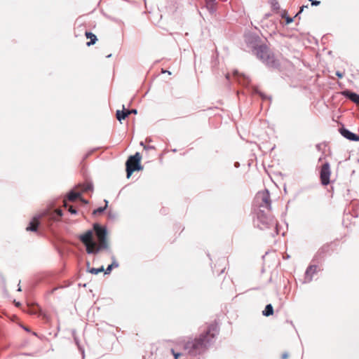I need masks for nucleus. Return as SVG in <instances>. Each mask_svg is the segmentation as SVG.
I'll use <instances>...</instances> for the list:
<instances>
[{
    "mask_svg": "<svg viewBox=\"0 0 359 359\" xmlns=\"http://www.w3.org/2000/svg\"><path fill=\"white\" fill-rule=\"evenodd\" d=\"M219 333L217 325H210L205 334H202L199 338L194 339H183L180 343L183 346L184 351L191 356H196L203 353L207 347L215 340Z\"/></svg>",
    "mask_w": 359,
    "mask_h": 359,
    "instance_id": "f257e3e1",
    "label": "nucleus"
},
{
    "mask_svg": "<svg viewBox=\"0 0 359 359\" xmlns=\"http://www.w3.org/2000/svg\"><path fill=\"white\" fill-rule=\"evenodd\" d=\"M254 206L257 214L255 225L262 230L269 229V192L267 189L257 192L254 199Z\"/></svg>",
    "mask_w": 359,
    "mask_h": 359,
    "instance_id": "f03ea898",
    "label": "nucleus"
},
{
    "mask_svg": "<svg viewBox=\"0 0 359 359\" xmlns=\"http://www.w3.org/2000/svg\"><path fill=\"white\" fill-rule=\"evenodd\" d=\"M245 41L247 45L252 49L257 57L262 61L266 65H269V52L268 47L265 44H259V37L254 34H246L245 35Z\"/></svg>",
    "mask_w": 359,
    "mask_h": 359,
    "instance_id": "7ed1b4c3",
    "label": "nucleus"
},
{
    "mask_svg": "<svg viewBox=\"0 0 359 359\" xmlns=\"http://www.w3.org/2000/svg\"><path fill=\"white\" fill-rule=\"evenodd\" d=\"M141 158L142 156L139 152L135 153V155L130 156L128 158L126 163L127 178H129L134 171L142 169L140 165Z\"/></svg>",
    "mask_w": 359,
    "mask_h": 359,
    "instance_id": "20e7f679",
    "label": "nucleus"
},
{
    "mask_svg": "<svg viewBox=\"0 0 359 359\" xmlns=\"http://www.w3.org/2000/svg\"><path fill=\"white\" fill-rule=\"evenodd\" d=\"M331 170L330 165L328 162H325L322 165L320 170V178L323 185H327L330 182Z\"/></svg>",
    "mask_w": 359,
    "mask_h": 359,
    "instance_id": "39448f33",
    "label": "nucleus"
},
{
    "mask_svg": "<svg viewBox=\"0 0 359 359\" xmlns=\"http://www.w3.org/2000/svg\"><path fill=\"white\" fill-rule=\"evenodd\" d=\"M93 230L95 233V235L97 236V238L99 243H108V241L107 239V229L105 227L102 226L98 224H94Z\"/></svg>",
    "mask_w": 359,
    "mask_h": 359,
    "instance_id": "423d86ee",
    "label": "nucleus"
},
{
    "mask_svg": "<svg viewBox=\"0 0 359 359\" xmlns=\"http://www.w3.org/2000/svg\"><path fill=\"white\" fill-rule=\"evenodd\" d=\"M329 250L330 245L328 244L323 245L313 256L311 262L317 264H320L324 260V257L329 252Z\"/></svg>",
    "mask_w": 359,
    "mask_h": 359,
    "instance_id": "0eeeda50",
    "label": "nucleus"
},
{
    "mask_svg": "<svg viewBox=\"0 0 359 359\" xmlns=\"http://www.w3.org/2000/svg\"><path fill=\"white\" fill-rule=\"evenodd\" d=\"M318 272V264H310L306 269L303 283H309L313 280V275Z\"/></svg>",
    "mask_w": 359,
    "mask_h": 359,
    "instance_id": "6e6552de",
    "label": "nucleus"
},
{
    "mask_svg": "<svg viewBox=\"0 0 359 359\" xmlns=\"http://www.w3.org/2000/svg\"><path fill=\"white\" fill-rule=\"evenodd\" d=\"M79 238L84 244L86 248L87 246H90L92 244L94 245L95 241L93 239V230H88L85 233L80 235Z\"/></svg>",
    "mask_w": 359,
    "mask_h": 359,
    "instance_id": "1a4fd4ad",
    "label": "nucleus"
},
{
    "mask_svg": "<svg viewBox=\"0 0 359 359\" xmlns=\"http://www.w3.org/2000/svg\"><path fill=\"white\" fill-rule=\"evenodd\" d=\"M94 245H91L90 246H87L86 252L88 254H97L102 249H107L109 248V244L105 243H100L97 245L95 242L93 243Z\"/></svg>",
    "mask_w": 359,
    "mask_h": 359,
    "instance_id": "9d476101",
    "label": "nucleus"
},
{
    "mask_svg": "<svg viewBox=\"0 0 359 359\" xmlns=\"http://www.w3.org/2000/svg\"><path fill=\"white\" fill-rule=\"evenodd\" d=\"M339 130L340 134L346 139L355 142L359 141V135L350 131L348 129L344 128V126L340 128Z\"/></svg>",
    "mask_w": 359,
    "mask_h": 359,
    "instance_id": "9b49d317",
    "label": "nucleus"
},
{
    "mask_svg": "<svg viewBox=\"0 0 359 359\" xmlns=\"http://www.w3.org/2000/svg\"><path fill=\"white\" fill-rule=\"evenodd\" d=\"M341 94L347 99L359 106V95L349 90L342 91Z\"/></svg>",
    "mask_w": 359,
    "mask_h": 359,
    "instance_id": "f8f14e48",
    "label": "nucleus"
},
{
    "mask_svg": "<svg viewBox=\"0 0 359 359\" xmlns=\"http://www.w3.org/2000/svg\"><path fill=\"white\" fill-rule=\"evenodd\" d=\"M233 75L238 80V83L243 86H247L250 82V79L248 76L240 74L237 70L233 72Z\"/></svg>",
    "mask_w": 359,
    "mask_h": 359,
    "instance_id": "ddd939ff",
    "label": "nucleus"
},
{
    "mask_svg": "<svg viewBox=\"0 0 359 359\" xmlns=\"http://www.w3.org/2000/svg\"><path fill=\"white\" fill-rule=\"evenodd\" d=\"M39 218L40 216L34 217L33 219L29 222V226L26 228L27 231H36L39 224Z\"/></svg>",
    "mask_w": 359,
    "mask_h": 359,
    "instance_id": "4468645a",
    "label": "nucleus"
},
{
    "mask_svg": "<svg viewBox=\"0 0 359 359\" xmlns=\"http://www.w3.org/2000/svg\"><path fill=\"white\" fill-rule=\"evenodd\" d=\"M282 10L280 8V5L277 0H271V16L272 15L271 12L280 15V11Z\"/></svg>",
    "mask_w": 359,
    "mask_h": 359,
    "instance_id": "2eb2a0df",
    "label": "nucleus"
},
{
    "mask_svg": "<svg viewBox=\"0 0 359 359\" xmlns=\"http://www.w3.org/2000/svg\"><path fill=\"white\" fill-rule=\"evenodd\" d=\"M216 0H205L206 8L210 13H213L215 10Z\"/></svg>",
    "mask_w": 359,
    "mask_h": 359,
    "instance_id": "dca6fc26",
    "label": "nucleus"
},
{
    "mask_svg": "<svg viewBox=\"0 0 359 359\" xmlns=\"http://www.w3.org/2000/svg\"><path fill=\"white\" fill-rule=\"evenodd\" d=\"M279 17H280L281 18L285 19L286 25H289L293 22V18H291L287 15V12L286 10H282L281 11H280Z\"/></svg>",
    "mask_w": 359,
    "mask_h": 359,
    "instance_id": "f3484780",
    "label": "nucleus"
},
{
    "mask_svg": "<svg viewBox=\"0 0 359 359\" xmlns=\"http://www.w3.org/2000/svg\"><path fill=\"white\" fill-rule=\"evenodd\" d=\"M86 36L87 38L90 39V41L89 42H87V46H90L95 43V42L97 41V36L94 34H93L92 32H86Z\"/></svg>",
    "mask_w": 359,
    "mask_h": 359,
    "instance_id": "a211bd4d",
    "label": "nucleus"
},
{
    "mask_svg": "<svg viewBox=\"0 0 359 359\" xmlns=\"http://www.w3.org/2000/svg\"><path fill=\"white\" fill-rule=\"evenodd\" d=\"M80 196H81L80 192H76L72 190L69 193V194L67 196V199L69 201H74L76 199L80 198Z\"/></svg>",
    "mask_w": 359,
    "mask_h": 359,
    "instance_id": "6ab92c4d",
    "label": "nucleus"
},
{
    "mask_svg": "<svg viewBox=\"0 0 359 359\" xmlns=\"http://www.w3.org/2000/svg\"><path fill=\"white\" fill-rule=\"evenodd\" d=\"M116 116V118L119 121H121L123 119H125L126 117L128 116L124 107H123V110H122V111L117 110Z\"/></svg>",
    "mask_w": 359,
    "mask_h": 359,
    "instance_id": "aec40b11",
    "label": "nucleus"
},
{
    "mask_svg": "<svg viewBox=\"0 0 359 359\" xmlns=\"http://www.w3.org/2000/svg\"><path fill=\"white\" fill-rule=\"evenodd\" d=\"M275 67L279 69L280 67V63L278 60L274 58V56L271 54V67Z\"/></svg>",
    "mask_w": 359,
    "mask_h": 359,
    "instance_id": "412c9836",
    "label": "nucleus"
},
{
    "mask_svg": "<svg viewBox=\"0 0 359 359\" xmlns=\"http://www.w3.org/2000/svg\"><path fill=\"white\" fill-rule=\"evenodd\" d=\"M104 202H105V206L104 207H100V208H98L94 210L93 212V215L100 214V213H102V212H103L104 211V210L107 207L108 201L107 200H104Z\"/></svg>",
    "mask_w": 359,
    "mask_h": 359,
    "instance_id": "4be33fe9",
    "label": "nucleus"
},
{
    "mask_svg": "<svg viewBox=\"0 0 359 359\" xmlns=\"http://www.w3.org/2000/svg\"><path fill=\"white\" fill-rule=\"evenodd\" d=\"M118 264L116 262H113L112 264H109L106 270L104 271V273L105 274H108L111 272V269H113V267H118Z\"/></svg>",
    "mask_w": 359,
    "mask_h": 359,
    "instance_id": "5701e85b",
    "label": "nucleus"
},
{
    "mask_svg": "<svg viewBox=\"0 0 359 359\" xmlns=\"http://www.w3.org/2000/svg\"><path fill=\"white\" fill-rule=\"evenodd\" d=\"M90 273H93V274H97L98 273L100 272H102L104 271V269L103 266H101L98 269H95V268H91V269H89L88 270Z\"/></svg>",
    "mask_w": 359,
    "mask_h": 359,
    "instance_id": "b1692460",
    "label": "nucleus"
},
{
    "mask_svg": "<svg viewBox=\"0 0 359 359\" xmlns=\"http://www.w3.org/2000/svg\"><path fill=\"white\" fill-rule=\"evenodd\" d=\"M82 191L87 192L88 191L93 190V184L90 183H88L86 184L82 185Z\"/></svg>",
    "mask_w": 359,
    "mask_h": 359,
    "instance_id": "393cba45",
    "label": "nucleus"
},
{
    "mask_svg": "<svg viewBox=\"0 0 359 359\" xmlns=\"http://www.w3.org/2000/svg\"><path fill=\"white\" fill-rule=\"evenodd\" d=\"M252 93H256V94H259L260 95V96L262 97V99H266L267 97L264 95L259 90L257 87H254L252 88Z\"/></svg>",
    "mask_w": 359,
    "mask_h": 359,
    "instance_id": "a878e982",
    "label": "nucleus"
},
{
    "mask_svg": "<svg viewBox=\"0 0 359 359\" xmlns=\"http://www.w3.org/2000/svg\"><path fill=\"white\" fill-rule=\"evenodd\" d=\"M262 314L266 317L269 316V304L265 306L264 310L262 311Z\"/></svg>",
    "mask_w": 359,
    "mask_h": 359,
    "instance_id": "bb28decb",
    "label": "nucleus"
},
{
    "mask_svg": "<svg viewBox=\"0 0 359 359\" xmlns=\"http://www.w3.org/2000/svg\"><path fill=\"white\" fill-rule=\"evenodd\" d=\"M171 352L173 354L175 359H177L180 356L182 355V354L180 353H176L172 348L171 349Z\"/></svg>",
    "mask_w": 359,
    "mask_h": 359,
    "instance_id": "cd10ccee",
    "label": "nucleus"
},
{
    "mask_svg": "<svg viewBox=\"0 0 359 359\" xmlns=\"http://www.w3.org/2000/svg\"><path fill=\"white\" fill-rule=\"evenodd\" d=\"M126 112H127L128 116H129L130 114H136L137 113V109H127V110H126Z\"/></svg>",
    "mask_w": 359,
    "mask_h": 359,
    "instance_id": "c85d7f7f",
    "label": "nucleus"
},
{
    "mask_svg": "<svg viewBox=\"0 0 359 359\" xmlns=\"http://www.w3.org/2000/svg\"><path fill=\"white\" fill-rule=\"evenodd\" d=\"M309 1H311V5L312 6H317L320 4V1H317V0H309Z\"/></svg>",
    "mask_w": 359,
    "mask_h": 359,
    "instance_id": "c756f323",
    "label": "nucleus"
},
{
    "mask_svg": "<svg viewBox=\"0 0 359 359\" xmlns=\"http://www.w3.org/2000/svg\"><path fill=\"white\" fill-rule=\"evenodd\" d=\"M69 212H70L72 214H76L77 211L75 208H74L72 206H69L68 208Z\"/></svg>",
    "mask_w": 359,
    "mask_h": 359,
    "instance_id": "7c9ffc66",
    "label": "nucleus"
},
{
    "mask_svg": "<svg viewBox=\"0 0 359 359\" xmlns=\"http://www.w3.org/2000/svg\"><path fill=\"white\" fill-rule=\"evenodd\" d=\"M55 213H56V215H57V216L58 217H62V211L61 210H60V209L57 210L55 211Z\"/></svg>",
    "mask_w": 359,
    "mask_h": 359,
    "instance_id": "2f4dec72",
    "label": "nucleus"
},
{
    "mask_svg": "<svg viewBox=\"0 0 359 359\" xmlns=\"http://www.w3.org/2000/svg\"><path fill=\"white\" fill-rule=\"evenodd\" d=\"M336 76L339 77V79H341L344 76V74L341 72L337 71L336 72Z\"/></svg>",
    "mask_w": 359,
    "mask_h": 359,
    "instance_id": "473e14b6",
    "label": "nucleus"
},
{
    "mask_svg": "<svg viewBox=\"0 0 359 359\" xmlns=\"http://www.w3.org/2000/svg\"><path fill=\"white\" fill-rule=\"evenodd\" d=\"M275 225H276V226H275V228H276V234H279L280 233L279 228H278V224L276 223V221L275 222Z\"/></svg>",
    "mask_w": 359,
    "mask_h": 359,
    "instance_id": "72a5a7b5",
    "label": "nucleus"
},
{
    "mask_svg": "<svg viewBox=\"0 0 359 359\" xmlns=\"http://www.w3.org/2000/svg\"><path fill=\"white\" fill-rule=\"evenodd\" d=\"M316 149L318 151H321V149H322V144H317L316 145Z\"/></svg>",
    "mask_w": 359,
    "mask_h": 359,
    "instance_id": "f704fd0d",
    "label": "nucleus"
},
{
    "mask_svg": "<svg viewBox=\"0 0 359 359\" xmlns=\"http://www.w3.org/2000/svg\"><path fill=\"white\" fill-rule=\"evenodd\" d=\"M287 357H288V353L286 352L283 353L282 356H281L282 359H286V358H287Z\"/></svg>",
    "mask_w": 359,
    "mask_h": 359,
    "instance_id": "c9c22d12",
    "label": "nucleus"
},
{
    "mask_svg": "<svg viewBox=\"0 0 359 359\" xmlns=\"http://www.w3.org/2000/svg\"><path fill=\"white\" fill-rule=\"evenodd\" d=\"M305 7L308 8V6H305ZM304 8V6H302L301 9H300V11H299V12L297 13L296 16H297L298 15H299V13H301L302 12Z\"/></svg>",
    "mask_w": 359,
    "mask_h": 359,
    "instance_id": "e433bc0d",
    "label": "nucleus"
},
{
    "mask_svg": "<svg viewBox=\"0 0 359 359\" xmlns=\"http://www.w3.org/2000/svg\"><path fill=\"white\" fill-rule=\"evenodd\" d=\"M80 198V200H81L83 203H85V204L88 203V201L87 200H86V199H84V198Z\"/></svg>",
    "mask_w": 359,
    "mask_h": 359,
    "instance_id": "4c0bfd02",
    "label": "nucleus"
},
{
    "mask_svg": "<svg viewBox=\"0 0 359 359\" xmlns=\"http://www.w3.org/2000/svg\"><path fill=\"white\" fill-rule=\"evenodd\" d=\"M273 308L272 306V305L271 304V316L273 315Z\"/></svg>",
    "mask_w": 359,
    "mask_h": 359,
    "instance_id": "58836bf2",
    "label": "nucleus"
},
{
    "mask_svg": "<svg viewBox=\"0 0 359 359\" xmlns=\"http://www.w3.org/2000/svg\"><path fill=\"white\" fill-rule=\"evenodd\" d=\"M63 203H64V205H65V207H67V200H66V199H64Z\"/></svg>",
    "mask_w": 359,
    "mask_h": 359,
    "instance_id": "ea45409f",
    "label": "nucleus"
},
{
    "mask_svg": "<svg viewBox=\"0 0 359 359\" xmlns=\"http://www.w3.org/2000/svg\"><path fill=\"white\" fill-rule=\"evenodd\" d=\"M163 73H168L169 74H170V72L168 71V70H165V71H163Z\"/></svg>",
    "mask_w": 359,
    "mask_h": 359,
    "instance_id": "a19ab883",
    "label": "nucleus"
},
{
    "mask_svg": "<svg viewBox=\"0 0 359 359\" xmlns=\"http://www.w3.org/2000/svg\"><path fill=\"white\" fill-rule=\"evenodd\" d=\"M239 165H239V163L236 162V163H235V167L238 168V167H239Z\"/></svg>",
    "mask_w": 359,
    "mask_h": 359,
    "instance_id": "79ce46f5",
    "label": "nucleus"
},
{
    "mask_svg": "<svg viewBox=\"0 0 359 359\" xmlns=\"http://www.w3.org/2000/svg\"><path fill=\"white\" fill-rule=\"evenodd\" d=\"M268 252H266L265 254L262 256V259H264L265 256L268 255Z\"/></svg>",
    "mask_w": 359,
    "mask_h": 359,
    "instance_id": "37998d69",
    "label": "nucleus"
},
{
    "mask_svg": "<svg viewBox=\"0 0 359 359\" xmlns=\"http://www.w3.org/2000/svg\"><path fill=\"white\" fill-rule=\"evenodd\" d=\"M262 26H264V24H265V20H262Z\"/></svg>",
    "mask_w": 359,
    "mask_h": 359,
    "instance_id": "c03bdc74",
    "label": "nucleus"
},
{
    "mask_svg": "<svg viewBox=\"0 0 359 359\" xmlns=\"http://www.w3.org/2000/svg\"><path fill=\"white\" fill-rule=\"evenodd\" d=\"M15 305H16L17 306H19L20 305V302H16V303H15Z\"/></svg>",
    "mask_w": 359,
    "mask_h": 359,
    "instance_id": "a18cd8bd",
    "label": "nucleus"
},
{
    "mask_svg": "<svg viewBox=\"0 0 359 359\" xmlns=\"http://www.w3.org/2000/svg\"><path fill=\"white\" fill-rule=\"evenodd\" d=\"M270 180L275 184V185L277 187L276 184L273 181L272 178H270Z\"/></svg>",
    "mask_w": 359,
    "mask_h": 359,
    "instance_id": "49530a36",
    "label": "nucleus"
},
{
    "mask_svg": "<svg viewBox=\"0 0 359 359\" xmlns=\"http://www.w3.org/2000/svg\"><path fill=\"white\" fill-rule=\"evenodd\" d=\"M275 147H273L272 148L270 149V151L271 152L274 149Z\"/></svg>",
    "mask_w": 359,
    "mask_h": 359,
    "instance_id": "de8ad7c7",
    "label": "nucleus"
},
{
    "mask_svg": "<svg viewBox=\"0 0 359 359\" xmlns=\"http://www.w3.org/2000/svg\"><path fill=\"white\" fill-rule=\"evenodd\" d=\"M18 291H21L20 287H18Z\"/></svg>",
    "mask_w": 359,
    "mask_h": 359,
    "instance_id": "09e8293b",
    "label": "nucleus"
},
{
    "mask_svg": "<svg viewBox=\"0 0 359 359\" xmlns=\"http://www.w3.org/2000/svg\"><path fill=\"white\" fill-rule=\"evenodd\" d=\"M111 54H109V55H107V57H111Z\"/></svg>",
    "mask_w": 359,
    "mask_h": 359,
    "instance_id": "8fccbe9b",
    "label": "nucleus"
},
{
    "mask_svg": "<svg viewBox=\"0 0 359 359\" xmlns=\"http://www.w3.org/2000/svg\"><path fill=\"white\" fill-rule=\"evenodd\" d=\"M229 74L226 75V79H229Z\"/></svg>",
    "mask_w": 359,
    "mask_h": 359,
    "instance_id": "3c124183",
    "label": "nucleus"
},
{
    "mask_svg": "<svg viewBox=\"0 0 359 359\" xmlns=\"http://www.w3.org/2000/svg\"><path fill=\"white\" fill-rule=\"evenodd\" d=\"M140 144H141L142 146H144V144H143V142H142L140 143Z\"/></svg>",
    "mask_w": 359,
    "mask_h": 359,
    "instance_id": "603ef678",
    "label": "nucleus"
}]
</instances>
